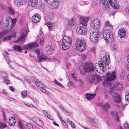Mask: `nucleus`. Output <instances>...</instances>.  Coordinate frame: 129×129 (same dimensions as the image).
I'll return each mask as SVG.
<instances>
[{
  "label": "nucleus",
  "instance_id": "obj_1",
  "mask_svg": "<svg viewBox=\"0 0 129 129\" xmlns=\"http://www.w3.org/2000/svg\"><path fill=\"white\" fill-rule=\"evenodd\" d=\"M110 62L109 54L108 53H105L102 57L101 60L95 64V68L96 71L100 73H104L107 69L105 66L109 65Z\"/></svg>",
  "mask_w": 129,
  "mask_h": 129
},
{
  "label": "nucleus",
  "instance_id": "obj_2",
  "mask_svg": "<svg viewBox=\"0 0 129 129\" xmlns=\"http://www.w3.org/2000/svg\"><path fill=\"white\" fill-rule=\"evenodd\" d=\"M38 46V44L36 42H34L24 45L22 48H21L20 45H17L14 46L13 48L15 50L19 52H21L23 49L25 50L32 49Z\"/></svg>",
  "mask_w": 129,
  "mask_h": 129
},
{
  "label": "nucleus",
  "instance_id": "obj_3",
  "mask_svg": "<svg viewBox=\"0 0 129 129\" xmlns=\"http://www.w3.org/2000/svg\"><path fill=\"white\" fill-rule=\"evenodd\" d=\"M116 72L115 71L112 72L111 73L108 72L106 74V78L103 83V85L107 87L111 84V81L115 80L116 78Z\"/></svg>",
  "mask_w": 129,
  "mask_h": 129
},
{
  "label": "nucleus",
  "instance_id": "obj_4",
  "mask_svg": "<svg viewBox=\"0 0 129 129\" xmlns=\"http://www.w3.org/2000/svg\"><path fill=\"white\" fill-rule=\"evenodd\" d=\"M72 39L70 37L64 36L62 41V48L64 50L68 49L71 45Z\"/></svg>",
  "mask_w": 129,
  "mask_h": 129
},
{
  "label": "nucleus",
  "instance_id": "obj_5",
  "mask_svg": "<svg viewBox=\"0 0 129 129\" xmlns=\"http://www.w3.org/2000/svg\"><path fill=\"white\" fill-rule=\"evenodd\" d=\"M75 46L76 49L78 51L82 52L86 48V46L84 41L81 39H77L76 40Z\"/></svg>",
  "mask_w": 129,
  "mask_h": 129
},
{
  "label": "nucleus",
  "instance_id": "obj_6",
  "mask_svg": "<svg viewBox=\"0 0 129 129\" xmlns=\"http://www.w3.org/2000/svg\"><path fill=\"white\" fill-rule=\"evenodd\" d=\"M86 78L89 83H93L95 84L98 83L101 80V78L96 75H88L87 77Z\"/></svg>",
  "mask_w": 129,
  "mask_h": 129
},
{
  "label": "nucleus",
  "instance_id": "obj_7",
  "mask_svg": "<svg viewBox=\"0 0 129 129\" xmlns=\"http://www.w3.org/2000/svg\"><path fill=\"white\" fill-rule=\"evenodd\" d=\"M83 69L84 71L89 72L94 71L95 69L91 63L87 62L83 65Z\"/></svg>",
  "mask_w": 129,
  "mask_h": 129
},
{
  "label": "nucleus",
  "instance_id": "obj_8",
  "mask_svg": "<svg viewBox=\"0 0 129 129\" xmlns=\"http://www.w3.org/2000/svg\"><path fill=\"white\" fill-rule=\"evenodd\" d=\"M103 35L104 39L107 40L108 43L112 42L113 41V36L107 32L106 31H104Z\"/></svg>",
  "mask_w": 129,
  "mask_h": 129
},
{
  "label": "nucleus",
  "instance_id": "obj_9",
  "mask_svg": "<svg viewBox=\"0 0 129 129\" xmlns=\"http://www.w3.org/2000/svg\"><path fill=\"white\" fill-rule=\"evenodd\" d=\"M98 33L97 32H94L91 31L90 32V37L92 42H96L97 41L98 38Z\"/></svg>",
  "mask_w": 129,
  "mask_h": 129
},
{
  "label": "nucleus",
  "instance_id": "obj_10",
  "mask_svg": "<svg viewBox=\"0 0 129 129\" xmlns=\"http://www.w3.org/2000/svg\"><path fill=\"white\" fill-rule=\"evenodd\" d=\"M101 25L100 22L98 19H95L92 20L91 23V26L95 29H99Z\"/></svg>",
  "mask_w": 129,
  "mask_h": 129
},
{
  "label": "nucleus",
  "instance_id": "obj_11",
  "mask_svg": "<svg viewBox=\"0 0 129 129\" xmlns=\"http://www.w3.org/2000/svg\"><path fill=\"white\" fill-rule=\"evenodd\" d=\"M76 32L78 35H84L86 34V29L83 26L77 28Z\"/></svg>",
  "mask_w": 129,
  "mask_h": 129
},
{
  "label": "nucleus",
  "instance_id": "obj_12",
  "mask_svg": "<svg viewBox=\"0 0 129 129\" xmlns=\"http://www.w3.org/2000/svg\"><path fill=\"white\" fill-rule=\"evenodd\" d=\"M98 105L102 107V108L105 111L107 112L108 109L110 108V105L108 102L106 103L103 104L101 102L98 103Z\"/></svg>",
  "mask_w": 129,
  "mask_h": 129
},
{
  "label": "nucleus",
  "instance_id": "obj_13",
  "mask_svg": "<svg viewBox=\"0 0 129 129\" xmlns=\"http://www.w3.org/2000/svg\"><path fill=\"white\" fill-rule=\"evenodd\" d=\"M41 19L40 16L38 14H35L32 17V21L35 23L39 22Z\"/></svg>",
  "mask_w": 129,
  "mask_h": 129
},
{
  "label": "nucleus",
  "instance_id": "obj_14",
  "mask_svg": "<svg viewBox=\"0 0 129 129\" xmlns=\"http://www.w3.org/2000/svg\"><path fill=\"white\" fill-rule=\"evenodd\" d=\"M32 120L34 123L40 126H43V123L40 119L36 117H34L32 119Z\"/></svg>",
  "mask_w": 129,
  "mask_h": 129
},
{
  "label": "nucleus",
  "instance_id": "obj_15",
  "mask_svg": "<svg viewBox=\"0 0 129 129\" xmlns=\"http://www.w3.org/2000/svg\"><path fill=\"white\" fill-rule=\"evenodd\" d=\"M109 2L114 8L117 9L119 8V5L117 4V0H109Z\"/></svg>",
  "mask_w": 129,
  "mask_h": 129
},
{
  "label": "nucleus",
  "instance_id": "obj_16",
  "mask_svg": "<svg viewBox=\"0 0 129 129\" xmlns=\"http://www.w3.org/2000/svg\"><path fill=\"white\" fill-rule=\"evenodd\" d=\"M113 97L115 102L117 103H118L120 102L121 100V98L119 95L117 93H114L113 94Z\"/></svg>",
  "mask_w": 129,
  "mask_h": 129
},
{
  "label": "nucleus",
  "instance_id": "obj_17",
  "mask_svg": "<svg viewBox=\"0 0 129 129\" xmlns=\"http://www.w3.org/2000/svg\"><path fill=\"white\" fill-rule=\"evenodd\" d=\"M38 3V0H29L28 2V5L30 7H34L37 5Z\"/></svg>",
  "mask_w": 129,
  "mask_h": 129
},
{
  "label": "nucleus",
  "instance_id": "obj_18",
  "mask_svg": "<svg viewBox=\"0 0 129 129\" xmlns=\"http://www.w3.org/2000/svg\"><path fill=\"white\" fill-rule=\"evenodd\" d=\"M126 35V33L124 29L122 28L119 30L118 31V37L122 38L125 36Z\"/></svg>",
  "mask_w": 129,
  "mask_h": 129
},
{
  "label": "nucleus",
  "instance_id": "obj_19",
  "mask_svg": "<svg viewBox=\"0 0 129 129\" xmlns=\"http://www.w3.org/2000/svg\"><path fill=\"white\" fill-rule=\"evenodd\" d=\"M11 20L12 18L9 17H8L6 18L5 21L4 22L6 27H7L8 26L11 27Z\"/></svg>",
  "mask_w": 129,
  "mask_h": 129
},
{
  "label": "nucleus",
  "instance_id": "obj_20",
  "mask_svg": "<svg viewBox=\"0 0 129 129\" xmlns=\"http://www.w3.org/2000/svg\"><path fill=\"white\" fill-rule=\"evenodd\" d=\"M90 122L92 125L95 126L96 127L99 126V122L97 120L94 119H91L90 120Z\"/></svg>",
  "mask_w": 129,
  "mask_h": 129
},
{
  "label": "nucleus",
  "instance_id": "obj_21",
  "mask_svg": "<svg viewBox=\"0 0 129 129\" xmlns=\"http://www.w3.org/2000/svg\"><path fill=\"white\" fill-rule=\"evenodd\" d=\"M25 35L26 34H25L22 33L21 37L16 42L19 44H22L24 42V38H25Z\"/></svg>",
  "mask_w": 129,
  "mask_h": 129
},
{
  "label": "nucleus",
  "instance_id": "obj_22",
  "mask_svg": "<svg viewBox=\"0 0 129 129\" xmlns=\"http://www.w3.org/2000/svg\"><path fill=\"white\" fill-rule=\"evenodd\" d=\"M68 25L71 26H73L76 25L77 24L76 21L75 19L72 18L68 20Z\"/></svg>",
  "mask_w": 129,
  "mask_h": 129
},
{
  "label": "nucleus",
  "instance_id": "obj_23",
  "mask_svg": "<svg viewBox=\"0 0 129 129\" xmlns=\"http://www.w3.org/2000/svg\"><path fill=\"white\" fill-rule=\"evenodd\" d=\"M26 0H15L14 2L16 5H21L26 3Z\"/></svg>",
  "mask_w": 129,
  "mask_h": 129
},
{
  "label": "nucleus",
  "instance_id": "obj_24",
  "mask_svg": "<svg viewBox=\"0 0 129 129\" xmlns=\"http://www.w3.org/2000/svg\"><path fill=\"white\" fill-rule=\"evenodd\" d=\"M16 36V33L15 32H13L12 33V36L9 35L4 38L3 39V41L4 42L6 40H10L11 38L12 37L15 38Z\"/></svg>",
  "mask_w": 129,
  "mask_h": 129
},
{
  "label": "nucleus",
  "instance_id": "obj_25",
  "mask_svg": "<svg viewBox=\"0 0 129 129\" xmlns=\"http://www.w3.org/2000/svg\"><path fill=\"white\" fill-rule=\"evenodd\" d=\"M8 123L11 125H13L15 124L16 121L15 118L13 117H10L7 121Z\"/></svg>",
  "mask_w": 129,
  "mask_h": 129
},
{
  "label": "nucleus",
  "instance_id": "obj_26",
  "mask_svg": "<svg viewBox=\"0 0 129 129\" xmlns=\"http://www.w3.org/2000/svg\"><path fill=\"white\" fill-rule=\"evenodd\" d=\"M46 25H47L49 30H52L55 27L54 24L52 22H47Z\"/></svg>",
  "mask_w": 129,
  "mask_h": 129
},
{
  "label": "nucleus",
  "instance_id": "obj_27",
  "mask_svg": "<svg viewBox=\"0 0 129 129\" xmlns=\"http://www.w3.org/2000/svg\"><path fill=\"white\" fill-rule=\"evenodd\" d=\"M88 18L84 17L80 18V22L81 24L86 26H87V23L88 22Z\"/></svg>",
  "mask_w": 129,
  "mask_h": 129
},
{
  "label": "nucleus",
  "instance_id": "obj_28",
  "mask_svg": "<svg viewBox=\"0 0 129 129\" xmlns=\"http://www.w3.org/2000/svg\"><path fill=\"white\" fill-rule=\"evenodd\" d=\"M46 51L47 54L48 55H50L53 53L54 50L52 48L49 46L46 47Z\"/></svg>",
  "mask_w": 129,
  "mask_h": 129
},
{
  "label": "nucleus",
  "instance_id": "obj_29",
  "mask_svg": "<svg viewBox=\"0 0 129 129\" xmlns=\"http://www.w3.org/2000/svg\"><path fill=\"white\" fill-rule=\"evenodd\" d=\"M10 31H8L7 30H5L2 31L0 33V38H2V37H3L5 35H8L10 34Z\"/></svg>",
  "mask_w": 129,
  "mask_h": 129
},
{
  "label": "nucleus",
  "instance_id": "obj_30",
  "mask_svg": "<svg viewBox=\"0 0 129 129\" xmlns=\"http://www.w3.org/2000/svg\"><path fill=\"white\" fill-rule=\"evenodd\" d=\"M101 1L103 7L107 9L109 8V5L107 0H102Z\"/></svg>",
  "mask_w": 129,
  "mask_h": 129
},
{
  "label": "nucleus",
  "instance_id": "obj_31",
  "mask_svg": "<svg viewBox=\"0 0 129 129\" xmlns=\"http://www.w3.org/2000/svg\"><path fill=\"white\" fill-rule=\"evenodd\" d=\"M111 114L114 117L115 119L117 121H119V117L117 115V113L115 112H111Z\"/></svg>",
  "mask_w": 129,
  "mask_h": 129
},
{
  "label": "nucleus",
  "instance_id": "obj_32",
  "mask_svg": "<svg viewBox=\"0 0 129 129\" xmlns=\"http://www.w3.org/2000/svg\"><path fill=\"white\" fill-rule=\"evenodd\" d=\"M35 83L37 86L41 87V89L44 88L45 87V86L38 80H36L35 81Z\"/></svg>",
  "mask_w": 129,
  "mask_h": 129
},
{
  "label": "nucleus",
  "instance_id": "obj_33",
  "mask_svg": "<svg viewBox=\"0 0 129 129\" xmlns=\"http://www.w3.org/2000/svg\"><path fill=\"white\" fill-rule=\"evenodd\" d=\"M58 5V3L57 1H54L51 4V7L54 8L57 7Z\"/></svg>",
  "mask_w": 129,
  "mask_h": 129
},
{
  "label": "nucleus",
  "instance_id": "obj_34",
  "mask_svg": "<svg viewBox=\"0 0 129 129\" xmlns=\"http://www.w3.org/2000/svg\"><path fill=\"white\" fill-rule=\"evenodd\" d=\"M95 94H86V96L87 99L90 100H91L92 99L94 98L95 96Z\"/></svg>",
  "mask_w": 129,
  "mask_h": 129
},
{
  "label": "nucleus",
  "instance_id": "obj_35",
  "mask_svg": "<svg viewBox=\"0 0 129 129\" xmlns=\"http://www.w3.org/2000/svg\"><path fill=\"white\" fill-rule=\"evenodd\" d=\"M42 112L43 114L46 116L50 120H52L53 118L51 117L50 116L49 114L45 110H43Z\"/></svg>",
  "mask_w": 129,
  "mask_h": 129
},
{
  "label": "nucleus",
  "instance_id": "obj_36",
  "mask_svg": "<svg viewBox=\"0 0 129 129\" xmlns=\"http://www.w3.org/2000/svg\"><path fill=\"white\" fill-rule=\"evenodd\" d=\"M6 11L8 12L11 15H13L15 14L14 11L10 7H8V8H7V9Z\"/></svg>",
  "mask_w": 129,
  "mask_h": 129
},
{
  "label": "nucleus",
  "instance_id": "obj_37",
  "mask_svg": "<svg viewBox=\"0 0 129 129\" xmlns=\"http://www.w3.org/2000/svg\"><path fill=\"white\" fill-rule=\"evenodd\" d=\"M46 59L45 57L43 55H41L39 58L38 61L39 62H42L44 61Z\"/></svg>",
  "mask_w": 129,
  "mask_h": 129
},
{
  "label": "nucleus",
  "instance_id": "obj_38",
  "mask_svg": "<svg viewBox=\"0 0 129 129\" xmlns=\"http://www.w3.org/2000/svg\"><path fill=\"white\" fill-rule=\"evenodd\" d=\"M16 23V19H14L12 20L11 21V27L12 28L14 26Z\"/></svg>",
  "mask_w": 129,
  "mask_h": 129
},
{
  "label": "nucleus",
  "instance_id": "obj_39",
  "mask_svg": "<svg viewBox=\"0 0 129 129\" xmlns=\"http://www.w3.org/2000/svg\"><path fill=\"white\" fill-rule=\"evenodd\" d=\"M59 107L64 113L67 114L68 113V110H67L63 106L60 105L59 106Z\"/></svg>",
  "mask_w": 129,
  "mask_h": 129
},
{
  "label": "nucleus",
  "instance_id": "obj_40",
  "mask_svg": "<svg viewBox=\"0 0 129 129\" xmlns=\"http://www.w3.org/2000/svg\"><path fill=\"white\" fill-rule=\"evenodd\" d=\"M0 6L1 9L2 10L6 11L7 9V8H8L3 4H1Z\"/></svg>",
  "mask_w": 129,
  "mask_h": 129
},
{
  "label": "nucleus",
  "instance_id": "obj_41",
  "mask_svg": "<svg viewBox=\"0 0 129 129\" xmlns=\"http://www.w3.org/2000/svg\"><path fill=\"white\" fill-rule=\"evenodd\" d=\"M1 76L4 78H6L8 77V75L6 73L4 72H2L0 73Z\"/></svg>",
  "mask_w": 129,
  "mask_h": 129
},
{
  "label": "nucleus",
  "instance_id": "obj_42",
  "mask_svg": "<svg viewBox=\"0 0 129 129\" xmlns=\"http://www.w3.org/2000/svg\"><path fill=\"white\" fill-rule=\"evenodd\" d=\"M26 129H33V125L30 123H27L25 125Z\"/></svg>",
  "mask_w": 129,
  "mask_h": 129
},
{
  "label": "nucleus",
  "instance_id": "obj_43",
  "mask_svg": "<svg viewBox=\"0 0 129 129\" xmlns=\"http://www.w3.org/2000/svg\"><path fill=\"white\" fill-rule=\"evenodd\" d=\"M68 86L70 88H72L73 87H75V85L71 81H70L68 82L67 84Z\"/></svg>",
  "mask_w": 129,
  "mask_h": 129
},
{
  "label": "nucleus",
  "instance_id": "obj_44",
  "mask_svg": "<svg viewBox=\"0 0 129 129\" xmlns=\"http://www.w3.org/2000/svg\"><path fill=\"white\" fill-rule=\"evenodd\" d=\"M6 126V125L4 123L0 122V128H4Z\"/></svg>",
  "mask_w": 129,
  "mask_h": 129
},
{
  "label": "nucleus",
  "instance_id": "obj_45",
  "mask_svg": "<svg viewBox=\"0 0 129 129\" xmlns=\"http://www.w3.org/2000/svg\"><path fill=\"white\" fill-rule=\"evenodd\" d=\"M54 82H55V84H56L58 86H59L61 87H63V86L62 84L59 82L57 81L56 80V79L55 80Z\"/></svg>",
  "mask_w": 129,
  "mask_h": 129
},
{
  "label": "nucleus",
  "instance_id": "obj_46",
  "mask_svg": "<svg viewBox=\"0 0 129 129\" xmlns=\"http://www.w3.org/2000/svg\"><path fill=\"white\" fill-rule=\"evenodd\" d=\"M41 90L43 92H44L46 93L47 94H50V93L48 91H46L45 89L44 88H42V89H41Z\"/></svg>",
  "mask_w": 129,
  "mask_h": 129
},
{
  "label": "nucleus",
  "instance_id": "obj_47",
  "mask_svg": "<svg viewBox=\"0 0 129 129\" xmlns=\"http://www.w3.org/2000/svg\"><path fill=\"white\" fill-rule=\"evenodd\" d=\"M22 97L23 98H25L27 96V92L26 91H23L22 93Z\"/></svg>",
  "mask_w": 129,
  "mask_h": 129
},
{
  "label": "nucleus",
  "instance_id": "obj_48",
  "mask_svg": "<svg viewBox=\"0 0 129 129\" xmlns=\"http://www.w3.org/2000/svg\"><path fill=\"white\" fill-rule=\"evenodd\" d=\"M125 99L127 101L129 102V92H127L126 93L125 95Z\"/></svg>",
  "mask_w": 129,
  "mask_h": 129
},
{
  "label": "nucleus",
  "instance_id": "obj_49",
  "mask_svg": "<svg viewBox=\"0 0 129 129\" xmlns=\"http://www.w3.org/2000/svg\"><path fill=\"white\" fill-rule=\"evenodd\" d=\"M105 25L108 27H112V25L110 24L108 21H106L105 23Z\"/></svg>",
  "mask_w": 129,
  "mask_h": 129
},
{
  "label": "nucleus",
  "instance_id": "obj_50",
  "mask_svg": "<svg viewBox=\"0 0 129 129\" xmlns=\"http://www.w3.org/2000/svg\"><path fill=\"white\" fill-rule=\"evenodd\" d=\"M124 127L125 129H129V124L127 123L124 124Z\"/></svg>",
  "mask_w": 129,
  "mask_h": 129
},
{
  "label": "nucleus",
  "instance_id": "obj_51",
  "mask_svg": "<svg viewBox=\"0 0 129 129\" xmlns=\"http://www.w3.org/2000/svg\"><path fill=\"white\" fill-rule=\"evenodd\" d=\"M35 52L37 54L38 56H39V55H40V50L38 49H37L35 50Z\"/></svg>",
  "mask_w": 129,
  "mask_h": 129
},
{
  "label": "nucleus",
  "instance_id": "obj_52",
  "mask_svg": "<svg viewBox=\"0 0 129 129\" xmlns=\"http://www.w3.org/2000/svg\"><path fill=\"white\" fill-rule=\"evenodd\" d=\"M81 59H83L84 60L86 59L87 57L86 55L84 54H83L81 55Z\"/></svg>",
  "mask_w": 129,
  "mask_h": 129
},
{
  "label": "nucleus",
  "instance_id": "obj_53",
  "mask_svg": "<svg viewBox=\"0 0 129 129\" xmlns=\"http://www.w3.org/2000/svg\"><path fill=\"white\" fill-rule=\"evenodd\" d=\"M71 75L73 79L75 81H77V79L76 78V77L74 75V74L73 73H72Z\"/></svg>",
  "mask_w": 129,
  "mask_h": 129
},
{
  "label": "nucleus",
  "instance_id": "obj_54",
  "mask_svg": "<svg viewBox=\"0 0 129 129\" xmlns=\"http://www.w3.org/2000/svg\"><path fill=\"white\" fill-rule=\"evenodd\" d=\"M18 124L20 128H23V125L20 121H19Z\"/></svg>",
  "mask_w": 129,
  "mask_h": 129
},
{
  "label": "nucleus",
  "instance_id": "obj_55",
  "mask_svg": "<svg viewBox=\"0 0 129 129\" xmlns=\"http://www.w3.org/2000/svg\"><path fill=\"white\" fill-rule=\"evenodd\" d=\"M25 105L26 106L28 107H32L33 106V105L31 103H27L25 104Z\"/></svg>",
  "mask_w": 129,
  "mask_h": 129
},
{
  "label": "nucleus",
  "instance_id": "obj_56",
  "mask_svg": "<svg viewBox=\"0 0 129 129\" xmlns=\"http://www.w3.org/2000/svg\"><path fill=\"white\" fill-rule=\"evenodd\" d=\"M9 89H10V90H11V91L12 92H14L15 91L14 88L12 86H10Z\"/></svg>",
  "mask_w": 129,
  "mask_h": 129
},
{
  "label": "nucleus",
  "instance_id": "obj_57",
  "mask_svg": "<svg viewBox=\"0 0 129 129\" xmlns=\"http://www.w3.org/2000/svg\"><path fill=\"white\" fill-rule=\"evenodd\" d=\"M4 82L7 84H10L9 80L7 79H6L4 81Z\"/></svg>",
  "mask_w": 129,
  "mask_h": 129
},
{
  "label": "nucleus",
  "instance_id": "obj_58",
  "mask_svg": "<svg viewBox=\"0 0 129 129\" xmlns=\"http://www.w3.org/2000/svg\"><path fill=\"white\" fill-rule=\"evenodd\" d=\"M70 124L72 127L73 128H74L75 127V125L73 122L71 123V124Z\"/></svg>",
  "mask_w": 129,
  "mask_h": 129
},
{
  "label": "nucleus",
  "instance_id": "obj_59",
  "mask_svg": "<svg viewBox=\"0 0 129 129\" xmlns=\"http://www.w3.org/2000/svg\"><path fill=\"white\" fill-rule=\"evenodd\" d=\"M125 11L128 13H129V7L125 9Z\"/></svg>",
  "mask_w": 129,
  "mask_h": 129
},
{
  "label": "nucleus",
  "instance_id": "obj_60",
  "mask_svg": "<svg viewBox=\"0 0 129 129\" xmlns=\"http://www.w3.org/2000/svg\"><path fill=\"white\" fill-rule=\"evenodd\" d=\"M67 121L68 123L70 124H71L72 122L69 120L68 118L67 119Z\"/></svg>",
  "mask_w": 129,
  "mask_h": 129
},
{
  "label": "nucleus",
  "instance_id": "obj_61",
  "mask_svg": "<svg viewBox=\"0 0 129 129\" xmlns=\"http://www.w3.org/2000/svg\"><path fill=\"white\" fill-rule=\"evenodd\" d=\"M44 42V39H43L42 40L41 39H40V44H42V42Z\"/></svg>",
  "mask_w": 129,
  "mask_h": 129
},
{
  "label": "nucleus",
  "instance_id": "obj_62",
  "mask_svg": "<svg viewBox=\"0 0 129 129\" xmlns=\"http://www.w3.org/2000/svg\"><path fill=\"white\" fill-rule=\"evenodd\" d=\"M53 124L54 125H55V126H59V125L55 122H53Z\"/></svg>",
  "mask_w": 129,
  "mask_h": 129
},
{
  "label": "nucleus",
  "instance_id": "obj_63",
  "mask_svg": "<svg viewBox=\"0 0 129 129\" xmlns=\"http://www.w3.org/2000/svg\"><path fill=\"white\" fill-rule=\"evenodd\" d=\"M3 92L4 94H8L7 91L5 89H3Z\"/></svg>",
  "mask_w": 129,
  "mask_h": 129
},
{
  "label": "nucleus",
  "instance_id": "obj_64",
  "mask_svg": "<svg viewBox=\"0 0 129 129\" xmlns=\"http://www.w3.org/2000/svg\"><path fill=\"white\" fill-rule=\"evenodd\" d=\"M112 49L113 50H115L116 49V47L115 46H114L112 47Z\"/></svg>",
  "mask_w": 129,
  "mask_h": 129
}]
</instances>
